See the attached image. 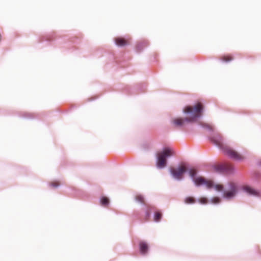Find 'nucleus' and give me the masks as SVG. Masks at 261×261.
Listing matches in <instances>:
<instances>
[{"mask_svg": "<svg viewBox=\"0 0 261 261\" xmlns=\"http://www.w3.org/2000/svg\"><path fill=\"white\" fill-rule=\"evenodd\" d=\"M224 152L230 158L238 161H243L246 159L245 155L238 152L229 146L227 148H225Z\"/></svg>", "mask_w": 261, "mask_h": 261, "instance_id": "4", "label": "nucleus"}, {"mask_svg": "<svg viewBox=\"0 0 261 261\" xmlns=\"http://www.w3.org/2000/svg\"><path fill=\"white\" fill-rule=\"evenodd\" d=\"M185 202L187 204L194 203L195 202V199L193 197H188L185 199Z\"/></svg>", "mask_w": 261, "mask_h": 261, "instance_id": "15", "label": "nucleus"}, {"mask_svg": "<svg viewBox=\"0 0 261 261\" xmlns=\"http://www.w3.org/2000/svg\"><path fill=\"white\" fill-rule=\"evenodd\" d=\"M100 202L102 205H107L109 204V200L107 197H103L101 198Z\"/></svg>", "mask_w": 261, "mask_h": 261, "instance_id": "16", "label": "nucleus"}, {"mask_svg": "<svg viewBox=\"0 0 261 261\" xmlns=\"http://www.w3.org/2000/svg\"><path fill=\"white\" fill-rule=\"evenodd\" d=\"M213 168L214 171L217 172L230 173L234 171V167L233 166L228 163L216 165L214 166Z\"/></svg>", "mask_w": 261, "mask_h": 261, "instance_id": "6", "label": "nucleus"}, {"mask_svg": "<svg viewBox=\"0 0 261 261\" xmlns=\"http://www.w3.org/2000/svg\"><path fill=\"white\" fill-rule=\"evenodd\" d=\"M50 185L54 188H57L60 185V183L59 181H54L50 182Z\"/></svg>", "mask_w": 261, "mask_h": 261, "instance_id": "19", "label": "nucleus"}, {"mask_svg": "<svg viewBox=\"0 0 261 261\" xmlns=\"http://www.w3.org/2000/svg\"><path fill=\"white\" fill-rule=\"evenodd\" d=\"M175 154L174 151L171 148H166L157 154L156 166L159 168H163L167 165L166 158Z\"/></svg>", "mask_w": 261, "mask_h": 261, "instance_id": "2", "label": "nucleus"}, {"mask_svg": "<svg viewBox=\"0 0 261 261\" xmlns=\"http://www.w3.org/2000/svg\"><path fill=\"white\" fill-rule=\"evenodd\" d=\"M211 141L223 151L225 150V148H227L228 147L224 142L223 136L219 133L216 134L213 137H212L211 138Z\"/></svg>", "mask_w": 261, "mask_h": 261, "instance_id": "7", "label": "nucleus"}, {"mask_svg": "<svg viewBox=\"0 0 261 261\" xmlns=\"http://www.w3.org/2000/svg\"><path fill=\"white\" fill-rule=\"evenodd\" d=\"M140 251L142 254H145L148 251V246L147 243L144 242H140L139 243Z\"/></svg>", "mask_w": 261, "mask_h": 261, "instance_id": "10", "label": "nucleus"}, {"mask_svg": "<svg viewBox=\"0 0 261 261\" xmlns=\"http://www.w3.org/2000/svg\"><path fill=\"white\" fill-rule=\"evenodd\" d=\"M116 44L119 46H123L129 44V40L123 37H118L115 38Z\"/></svg>", "mask_w": 261, "mask_h": 261, "instance_id": "9", "label": "nucleus"}, {"mask_svg": "<svg viewBox=\"0 0 261 261\" xmlns=\"http://www.w3.org/2000/svg\"><path fill=\"white\" fill-rule=\"evenodd\" d=\"M135 199L138 202L141 203H145V200L143 196L141 195L138 194L137 195L135 196Z\"/></svg>", "mask_w": 261, "mask_h": 261, "instance_id": "13", "label": "nucleus"}, {"mask_svg": "<svg viewBox=\"0 0 261 261\" xmlns=\"http://www.w3.org/2000/svg\"><path fill=\"white\" fill-rule=\"evenodd\" d=\"M214 187L216 189V190L218 191H221L223 190V186L222 185H220V184L216 185L214 186Z\"/></svg>", "mask_w": 261, "mask_h": 261, "instance_id": "17", "label": "nucleus"}, {"mask_svg": "<svg viewBox=\"0 0 261 261\" xmlns=\"http://www.w3.org/2000/svg\"><path fill=\"white\" fill-rule=\"evenodd\" d=\"M221 60L225 62H228L233 60V57L230 55H224L221 57Z\"/></svg>", "mask_w": 261, "mask_h": 261, "instance_id": "12", "label": "nucleus"}, {"mask_svg": "<svg viewBox=\"0 0 261 261\" xmlns=\"http://www.w3.org/2000/svg\"><path fill=\"white\" fill-rule=\"evenodd\" d=\"M204 109L203 104L197 102L194 106H187L184 110V112L188 116L185 118H175L172 120V123L174 127H181L186 123L195 122L197 118L202 114Z\"/></svg>", "mask_w": 261, "mask_h": 261, "instance_id": "1", "label": "nucleus"}, {"mask_svg": "<svg viewBox=\"0 0 261 261\" xmlns=\"http://www.w3.org/2000/svg\"><path fill=\"white\" fill-rule=\"evenodd\" d=\"M196 173L197 171L194 168L191 169L189 170V174L193 178V180L196 186L204 185L207 188H211L214 187L213 182L212 180H206L202 177L194 178Z\"/></svg>", "mask_w": 261, "mask_h": 261, "instance_id": "3", "label": "nucleus"}, {"mask_svg": "<svg viewBox=\"0 0 261 261\" xmlns=\"http://www.w3.org/2000/svg\"><path fill=\"white\" fill-rule=\"evenodd\" d=\"M220 199L218 197H214L212 199V202L215 203L219 202Z\"/></svg>", "mask_w": 261, "mask_h": 261, "instance_id": "21", "label": "nucleus"}, {"mask_svg": "<svg viewBox=\"0 0 261 261\" xmlns=\"http://www.w3.org/2000/svg\"><path fill=\"white\" fill-rule=\"evenodd\" d=\"M244 189L247 193H248L250 195H258V192L256 191H255L254 189H253V188H252L250 187L246 186L244 188Z\"/></svg>", "mask_w": 261, "mask_h": 261, "instance_id": "11", "label": "nucleus"}, {"mask_svg": "<svg viewBox=\"0 0 261 261\" xmlns=\"http://www.w3.org/2000/svg\"><path fill=\"white\" fill-rule=\"evenodd\" d=\"M149 215H150L149 213V212H147V213H146V216H147V217H149Z\"/></svg>", "mask_w": 261, "mask_h": 261, "instance_id": "22", "label": "nucleus"}, {"mask_svg": "<svg viewBox=\"0 0 261 261\" xmlns=\"http://www.w3.org/2000/svg\"><path fill=\"white\" fill-rule=\"evenodd\" d=\"M187 171V167L185 165H181L177 168H171L170 173L173 177L177 179L180 180L184 177V174Z\"/></svg>", "mask_w": 261, "mask_h": 261, "instance_id": "5", "label": "nucleus"}, {"mask_svg": "<svg viewBox=\"0 0 261 261\" xmlns=\"http://www.w3.org/2000/svg\"><path fill=\"white\" fill-rule=\"evenodd\" d=\"M162 216V214L161 212H155L154 214V220L156 222L159 221L161 220Z\"/></svg>", "mask_w": 261, "mask_h": 261, "instance_id": "14", "label": "nucleus"}, {"mask_svg": "<svg viewBox=\"0 0 261 261\" xmlns=\"http://www.w3.org/2000/svg\"><path fill=\"white\" fill-rule=\"evenodd\" d=\"M203 127L211 130H213V126L210 124H205L203 125Z\"/></svg>", "mask_w": 261, "mask_h": 261, "instance_id": "20", "label": "nucleus"}, {"mask_svg": "<svg viewBox=\"0 0 261 261\" xmlns=\"http://www.w3.org/2000/svg\"><path fill=\"white\" fill-rule=\"evenodd\" d=\"M229 189L224 192V197L226 198H233L237 192V187L235 183L233 182H229Z\"/></svg>", "mask_w": 261, "mask_h": 261, "instance_id": "8", "label": "nucleus"}, {"mask_svg": "<svg viewBox=\"0 0 261 261\" xmlns=\"http://www.w3.org/2000/svg\"><path fill=\"white\" fill-rule=\"evenodd\" d=\"M198 201L201 204H206L207 202V199L205 197L200 198Z\"/></svg>", "mask_w": 261, "mask_h": 261, "instance_id": "18", "label": "nucleus"}]
</instances>
